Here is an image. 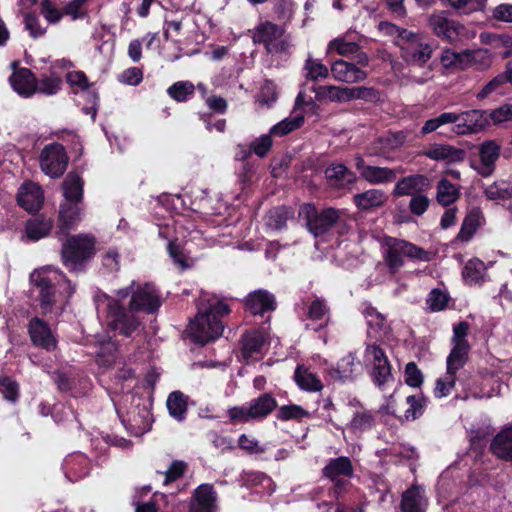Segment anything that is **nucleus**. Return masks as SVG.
<instances>
[{"mask_svg":"<svg viewBox=\"0 0 512 512\" xmlns=\"http://www.w3.org/2000/svg\"><path fill=\"white\" fill-rule=\"evenodd\" d=\"M277 100L276 87L272 82H265L257 96L256 103L260 107H270Z\"/></svg>","mask_w":512,"mask_h":512,"instance_id":"nucleus-62","label":"nucleus"},{"mask_svg":"<svg viewBox=\"0 0 512 512\" xmlns=\"http://www.w3.org/2000/svg\"><path fill=\"white\" fill-rule=\"evenodd\" d=\"M469 331L467 322H460L453 327V348L449 353L446 365L450 373H457L467 362L470 345L466 340Z\"/></svg>","mask_w":512,"mask_h":512,"instance_id":"nucleus-12","label":"nucleus"},{"mask_svg":"<svg viewBox=\"0 0 512 512\" xmlns=\"http://www.w3.org/2000/svg\"><path fill=\"white\" fill-rule=\"evenodd\" d=\"M67 473H71L72 480H76L88 474V460L82 455H75L65 461Z\"/></svg>","mask_w":512,"mask_h":512,"instance_id":"nucleus-52","label":"nucleus"},{"mask_svg":"<svg viewBox=\"0 0 512 512\" xmlns=\"http://www.w3.org/2000/svg\"><path fill=\"white\" fill-rule=\"evenodd\" d=\"M265 345V337L259 331H251L243 335L242 337V357L249 361V359L255 358L256 355L262 353Z\"/></svg>","mask_w":512,"mask_h":512,"instance_id":"nucleus-35","label":"nucleus"},{"mask_svg":"<svg viewBox=\"0 0 512 512\" xmlns=\"http://www.w3.org/2000/svg\"><path fill=\"white\" fill-rule=\"evenodd\" d=\"M454 112H443L435 118L425 121L421 128L423 135L432 133L444 125L453 124Z\"/></svg>","mask_w":512,"mask_h":512,"instance_id":"nucleus-58","label":"nucleus"},{"mask_svg":"<svg viewBox=\"0 0 512 512\" xmlns=\"http://www.w3.org/2000/svg\"><path fill=\"white\" fill-rule=\"evenodd\" d=\"M276 408V399L270 393H264L242 406L230 408L227 414L233 422L248 423L265 419Z\"/></svg>","mask_w":512,"mask_h":512,"instance_id":"nucleus-6","label":"nucleus"},{"mask_svg":"<svg viewBox=\"0 0 512 512\" xmlns=\"http://www.w3.org/2000/svg\"><path fill=\"white\" fill-rule=\"evenodd\" d=\"M436 199L443 206H448L460 197L459 187L452 184L446 178H442L437 184Z\"/></svg>","mask_w":512,"mask_h":512,"instance_id":"nucleus-43","label":"nucleus"},{"mask_svg":"<svg viewBox=\"0 0 512 512\" xmlns=\"http://www.w3.org/2000/svg\"><path fill=\"white\" fill-rule=\"evenodd\" d=\"M62 86V80L55 73L44 75L37 81V90L41 94L51 96L56 94Z\"/></svg>","mask_w":512,"mask_h":512,"instance_id":"nucleus-53","label":"nucleus"},{"mask_svg":"<svg viewBox=\"0 0 512 512\" xmlns=\"http://www.w3.org/2000/svg\"><path fill=\"white\" fill-rule=\"evenodd\" d=\"M169 414L178 421L185 419L187 412V397L180 391H173L167 399Z\"/></svg>","mask_w":512,"mask_h":512,"instance_id":"nucleus-44","label":"nucleus"},{"mask_svg":"<svg viewBox=\"0 0 512 512\" xmlns=\"http://www.w3.org/2000/svg\"><path fill=\"white\" fill-rule=\"evenodd\" d=\"M43 191L33 182H25L17 194L18 204L28 212L38 211L43 203Z\"/></svg>","mask_w":512,"mask_h":512,"instance_id":"nucleus-22","label":"nucleus"},{"mask_svg":"<svg viewBox=\"0 0 512 512\" xmlns=\"http://www.w3.org/2000/svg\"><path fill=\"white\" fill-rule=\"evenodd\" d=\"M383 263L391 276L397 274L404 266V258L428 262L432 253L415 244L394 237H385L382 244Z\"/></svg>","mask_w":512,"mask_h":512,"instance_id":"nucleus-2","label":"nucleus"},{"mask_svg":"<svg viewBox=\"0 0 512 512\" xmlns=\"http://www.w3.org/2000/svg\"><path fill=\"white\" fill-rule=\"evenodd\" d=\"M122 299L97 291L94 302L99 313H104L107 325L124 337H132L134 333L144 329V325L137 315V311L125 308Z\"/></svg>","mask_w":512,"mask_h":512,"instance_id":"nucleus-1","label":"nucleus"},{"mask_svg":"<svg viewBox=\"0 0 512 512\" xmlns=\"http://www.w3.org/2000/svg\"><path fill=\"white\" fill-rule=\"evenodd\" d=\"M294 380L298 387L308 392H319L323 389L320 378L304 365L297 366L294 372Z\"/></svg>","mask_w":512,"mask_h":512,"instance_id":"nucleus-34","label":"nucleus"},{"mask_svg":"<svg viewBox=\"0 0 512 512\" xmlns=\"http://www.w3.org/2000/svg\"><path fill=\"white\" fill-rule=\"evenodd\" d=\"M373 424L374 417L371 412L361 405H357L354 416L349 424L350 429L353 431H364L370 429Z\"/></svg>","mask_w":512,"mask_h":512,"instance_id":"nucleus-49","label":"nucleus"},{"mask_svg":"<svg viewBox=\"0 0 512 512\" xmlns=\"http://www.w3.org/2000/svg\"><path fill=\"white\" fill-rule=\"evenodd\" d=\"M364 363L370 368V375L375 385L384 389L394 382L391 365L385 352L376 345H367L364 352Z\"/></svg>","mask_w":512,"mask_h":512,"instance_id":"nucleus-9","label":"nucleus"},{"mask_svg":"<svg viewBox=\"0 0 512 512\" xmlns=\"http://www.w3.org/2000/svg\"><path fill=\"white\" fill-rule=\"evenodd\" d=\"M500 150L501 146L494 140L485 141L479 146L480 164L476 169L482 176H489L493 172Z\"/></svg>","mask_w":512,"mask_h":512,"instance_id":"nucleus-26","label":"nucleus"},{"mask_svg":"<svg viewBox=\"0 0 512 512\" xmlns=\"http://www.w3.org/2000/svg\"><path fill=\"white\" fill-rule=\"evenodd\" d=\"M189 512H217V493L210 484H202L193 493Z\"/></svg>","mask_w":512,"mask_h":512,"instance_id":"nucleus-20","label":"nucleus"},{"mask_svg":"<svg viewBox=\"0 0 512 512\" xmlns=\"http://www.w3.org/2000/svg\"><path fill=\"white\" fill-rule=\"evenodd\" d=\"M466 70L484 71L492 64L491 53L487 49L466 50Z\"/></svg>","mask_w":512,"mask_h":512,"instance_id":"nucleus-41","label":"nucleus"},{"mask_svg":"<svg viewBox=\"0 0 512 512\" xmlns=\"http://www.w3.org/2000/svg\"><path fill=\"white\" fill-rule=\"evenodd\" d=\"M487 266L478 259H470L464 266L462 275L464 280L470 285H482L487 280Z\"/></svg>","mask_w":512,"mask_h":512,"instance_id":"nucleus-38","label":"nucleus"},{"mask_svg":"<svg viewBox=\"0 0 512 512\" xmlns=\"http://www.w3.org/2000/svg\"><path fill=\"white\" fill-rule=\"evenodd\" d=\"M465 58L466 50L462 52H455L451 49H446L441 54L440 62L445 68L466 70Z\"/></svg>","mask_w":512,"mask_h":512,"instance_id":"nucleus-50","label":"nucleus"},{"mask_svg":"<svg viewBox=\"0 0 512 512\" xmlns=\"http://www.w3.org/2000/svg\"><path fill=\"white\" fill-rule=\"evenodd\" d=\"M448 4L454 10L469 14L483 9L485 0H448Z\"/></svg>","mask_w":512,"mask_h":512,"instance_id":"nucleus-61","label":"nucleus"},{"mask_svg":"<svg viewBox=\"0 0 512 512\" xmlns=\"http://www.w3.org/2000/svg\"><path fill=\"white\" fill-rule=\"evenodd\" d=\"M68 157L58 143L46 145L40 154L41 170L52 178L60 177L66 170Z\"/></svg>","mask_w":512,"mask_h":512,"instance_id":"nucleus-16","label":"nucleus"},{"mask_svg":"<svg viewBox=\"0 0 512 512\" xmlns=\"http://www.w3.org/2000/svg\"><path fill=\"white\" fill-rule=\"evenodd\" d=\"M303 70L305 79L311 81L326 79L330 71L328 67L321 62V60L314 59L310 56L305 60Z\"/></svg>","mask_w":512,"mask_h":512,"instance_id":"nucleus-45","label":"nucleus"},{"mask_svg":"<svg viewBox=\"0 0 512 512\" xmlns=\"http://www.w3.org/2000/svg\"><path fill=\"white\" fill-rule=\"evenodd\" d=\"M359 64L348 62L346 60H336L330 66V72L334 80L355 84L362 82L367 78V72Z\"/></svg>","mask_w":512,"mask_h":512,"instance_id":"nucleus-19","label":"nucleus"},{"mask_svg":"<svg viewBox=\"0 0 512 512\" xmlns=\"http://www.w3.org/2000/svg\"><path fill=\"white\" fill-rule=\"evenodd\" d=\"M306 328L319 331L328 326L331 318L330 307L327 301L320 297H315L310 303L306 304Z\"/></svg>","mask_w":512,"mask_h":512,"instance_id":"nucleus-18","label":"nucleus"},{"mask_svg":"<svg viewBox=\"0 0 512 512\" xmlns=\"http://www.w3.org/2000/svg\"><path fill=\"white\" fill-rule=\"evenodd\" d=\"M327 52H336L344 57L356 55L357 64L363 67L369 64L368 55L364 52H360V46L354 41L347 40L346 37H337L331 40L328 44Z\"/></svg>","mask_w":512,"mask_h":512,"instance_id":"nucleus-24","label":"nucleus"},{"mask_svg":"<svg viewBox=\"0 0 512 512\" xmlns=\"http://www.w3.org/2000/svg\"><path fill=\"white\" fill-rule=\"evenodd\" d=\"M427 501L424 491L419 487H412L402 496L401 508L404 512H424Z\"/></svg>","mask_w":512,"mask_h":512,"instance_id":"nucleus-37","label":"nucleus"},{"mask_svg":"<svg viewBox=\"0 0 512 512\" xmlns=\"http://www.w3.org/2000/svg\"><path fill=\"white\" fill-rule=\"evenodd\" d=\"M456 373L446 372L444 377L437 379L434 394L437 398L446 397L455 386Z\"/></svg>","mask_w":512,"mask_h":512,"instance_id":"nucleus-63","label":"nucleus"},{"mask_svg":"<svg viewBox=\"0 0 512 512\" xmlns=\"http://www.w3.org/2000/svg\"><path fill=\"white\" fill-rule=\"evenodd\" d=\"M407 140V133L404 131L388 132L380 137L368 149L369 156H382L388 151L401 147Z\"/></svg>","mask_w":512,"mask_h":512,"instance_id":"nucleus-23","label":"nucleus"},{"mask_svg":"<svg viewBox=\"0 0 512 512\" xmlns=\"http://www.w3.org/2000/svg\"><path fill=\"white\" fill-rule=\"evenodd\" d=\"M490 451L497 458L512 462V426L502 428L493 438Z\"/></svg>","mask_w":512,"mask_h":512,"instance_id":"nucleus-27","label":"nucleus"},{"mask_svg":"<svg viewBox=\"0 0 512 512\" xmlns=\"http://www.w3.org/2000/svg\"><path fill=\"white\" fill-rule=\"evenodd\" d=\"M63 190L66 202L78 203L83 194L82 179L75 173H69L63 182Z\"/></svg>","mask_w":512,"mask_h":512,"instance_id":"nucleus-42","label":"nucleus"},{"mask_svg":"<svg viewBox=\"0 0 512 512\" xmlns=\"http://www.w3.org/2000/svg\"><path fill=\"white\" fill-rule=\"evenodd\" d=\"M287 215L282 208L271 210L266 217V225L273 230H281L286 225Z\"/></svg>","mask_w":512,"mask_h":512,"instance_id":"nucleus-64","label":"nucleus"},{"mask_svg":"<svg viewBox=\"0 0 512 512\" xmlns=\"http://www.w3.org/2000/svg\"><path fill=\"white\" fill-rule=\"evenodd\" d=\"M366 170L367 172L362 177V179L372 185L391 183L397 178L398 172H402V170L374 165H370Z\"/></svg>","mask_w":512,"mask_h":512,"instance_id":"nucleus-39","label":"nucleus"},{"mask_svg":"<svg viewBox=\"0 0 512 512\" xmlns=\"http://www.w3.org/2000/svg\"><path fill=\"white\" fill-rule=\"evenodd\" d=\"M40 14L51 25L58 24L65 13V7L60 8L54 0H41L40 1Z\"/></svg>","mask_w":512,"mask_h":512,"instance_id":"nucleus-48","label":"nucleus"},{"mask_svg":"<svg viewBox=\"0 0 512 512\" xmlns=\"http://www.w3.org/2000/svg\"><path fill=\"white\" fill-rule=\"evenodd\" d=\"M199 309L204 313H209L211 318L215 316L216 319L230 313L229 305L216 297L203 296Z\"/></svg>","mask_w":512,"mask_h":512,"instance_id":"nucleus-46","label":"nucleus"},{"mask_svg":"<svg viewBox=\"0 0 512 512\" xmlns=\"http://www.w3.org/2000/svg\"><path fill=\"white\" fill-rule=\"evenodd\" d=\"M387 200L388 196L383 190L374 188L353 196L355 206L362 211L382 207Z\"/></svg>","mask_w":512,"mask_h":512,"instance_id":"nucleus-30","label":"nucleus"},{"mask_svg":"<svg viewBox=\"0 0 512 512\" xmlns=\"http://www.w3.org/2000/svg\"><path fill=\"white\" fill-rule=\"evenodd\" d=\"M195 87L190 81L175 82L167 89L168 95L177 102H184L189 97L193 96Z\"/></svg>","mask_w":512,"mask_h":512,"instance_id":"nucleus-51","label":"nucleus"},{"mask_svg":"<svg viewBox=\"0 0 512 512\" xmlns=\"http://www.w3.org/2000/svg\"><path fill=\"white\" fill-rule=\"evenodd\" d=\"M452 132L456 135H470L481 131L486 124L484 114L480 110L454 112Z\"/></svg>","mask_w":512,"mask_h":512,"instance_id":"nucleus-17","label":"nucleus"},{"mask_svg":"<svg viewBox=\"0 0 512 512\" xmlns=\"http://www.w3.org/2000/svg\"><path fill=\"white\" fill-rule=\"evenodd\" d=\"M116 296L124 300L131 296L129 307L137 312L143 311L148 314L156 312L161 304V297L154 285L145 283L137 284L132 281L130 286L116 291Z\"/></svg>","mask_w":512,"mask_h":512,"instance_id":"nucleus-4","label":"nucleus"},{"mask_svg":"<svg viewBox=\"0 0 512 512\" xmlns=\"http://www.w3.org/2000/svg\"><path fill=\"white\" fill-rule=\"evenodd\" d=\"M429 184L424 175H410L399 180L393 189L394 196L415 195L423 191Z\"/></svg>","mask_w":512,"mask_h":512,"instance_id":"nucleus-31","label":"nucleus"},{"mask_svg":"<svg viewBox=\"0 0 512 512\" xmlns=\"http://www.w3.org/2000/svg\"><path fill=\"white\" fill-rule=\"evenodd\" d=\"M489 200L508 199L512 195V189L505 182H495L485 188L484 191Z\"/></svg>","mask_w":512,"mask_h":512,"instance_id":"nucleus-60","label":"nucleus"},{"mask_svg":"<svg viewBox=\"0 0 512 512\" xmlns=\"http://www.w3.org/2000/svg\"><path fill=\"white\" fill-rule=\"evenodd\" d=\"M396 41L402 59L411 65L423 67L432 57L433 48L424 35L413 31H404Z\"/></svg>","mask_w":512,"mask_h":512,"instance_id":"nucleus-5","label":"nucleus"},{"mask_svg":"<svg viewBox=\"0 0 512 512\" xmlns=\"http://www.w3.org/2000/svg\"><path fill=\"white\" fill-rule=\"evenodd\" d=\"M325 175L329 181L337 186H342L344 183L352 184L357 180L356 174L341 163L330 165L326 169Z\"/></svg>","mask_w":512,"mask_h":512,"instance_id":"nucleus-40","label":"nucleus"},{"mask_svg":"<svg viewBox=\"0 0 512 512\" xmlns=\"http://www.w3.org/2000/svg\"><path fill=\"white\" fill-rule=\"evenodd\" d=\"M23 22L25 29L34 39L42 37L47 32V27L41 23L39 16L33 12L25 13Z\"/></svg>","mask_w":512,"mask_h":512,"instance_id":"nucleus-56","label":"nucleus"},{"mask_svg":"<svg viewBox=\"0 0 512 512\" xmlns=\"http://www.w3.org/2000/svg\"><path fill=\"white\" fill-rule=\"evenodd\" d=\"M423 155L434 161L456 163L464 160L465 151L449 144H436L424 151Z\"/></svg>","mask_w":512,"mask_h":512,"instance_id":"nucleus-29","label":"nucleus"},{"mask_svg":"<svg viewBox=\"0 0 512 512\" xmlns=\"http://www.w3.org/2000/svg\"><path fill=\"white\" fill-rule=\"evenodd\" d=\"M223 324L219 319L210 317L209 313H204L199 309L195 319L190 323L189 332L192 339L199 344H206L221 336Z\"/></svg>","mask_w":512,"mask_h":512,"instance_id":"nucleus-13","label":"nucleus"},{"mask_svg":"<svg viewBox=\"0 0 512 512\" xmlns=\"http://www.w3.org/2000/svg\"><path fill=\"white\" fill-rule=\"evenodd\" d=\"M29 334L32 342L46 350H52L56 346V340L48 325L39 318H33L29 323Z\"/></svg>","mask_w":512,"mask_h":512,"instance_id":"nucleus-28","label":"nucleus"},{"mask_svg":"<svg viewBox=\"0 0 512 512\" xmlns=\"http://www.w3.org/2000/svg\"><path fill=\"white\" fill-rule=\"evenodd\" d=\"M299 216L305 221L309 231L317 237L333 227L339 219L340 212L334 208L318 211L312 204H304L300 208Z\"/></svg>","mask_w":512,"mask_h":512,"instance_id":"nucleus-11","label":"nucleus"},{"mask_svg":"<svg viewBox=\"0 0 512 512\" xmlns=\"http://www.w3.org/2000/svg\"><path fill=\"white\" fill-rule=\"evenodd\" d=\"M37 287L40 288L39 303L43 313H48L54 305V287H63L67 297L72 296L75 287L67 280L65 275L57 269L47 268L35 277L32 275Z\"/></svg>","mask_w":512,"mask_h":512,"instance_id":"nucleus-3","label":"nucleus"},{"mask_svg":"<svg viewBox=\"0 0 512 512\" xmlns=\"http://www.w3.org/2000/svg\"><path fill=\"white\" fill-rule=\"evenodd\" d=\"M245 308L253 315H263L276 309V300L272 293L264 289L255 290L244 300Z\"/></svg>","mask_w":512,"mask_h":512,"instance_id":"nucleus-21","label":"nucleus"},{"mask_svg":"<svg viewBox=\"0 0 512 512\" xmlns=\"http://www.w3.org/2000/svg\"><path fill=\"white\" fill-rule=\"evenodd\" d=\"M427 25L439 38L450 42L464 36L466 28L456 20L449 19L445 11H436L427 18Z\"/></svg>","mask_w":512,"mask_h":512,"instance_id":"nucleus-15","label":"nucleus"},{"mask_svg":"<svg viewBox=\"0 0 512 512\" xmlns=\"http://www.w3.org/2000/svg\"><path fill=\"white\" fill-rule=\"evenodd\" d=\"M168 253L174 263L182 270L189 269L194 265V259L187 256L183 248L174 242L168 244Z\"/></svg>","mask_w":512,"mask_h":512,"instance_id":"nucleus-57","label":"nucleus"},{"mask_svg":"<svg viewBox=\"0 0 512 512\" xmlns=\"http://www.w3.org/2000/svg\"><path fill=\"white\" fill-rule=\"evenodd\" d=\"M306 416H308V412L296 404L281 406L276 414V417L281 421L299 420Z\"/></svg>","mask_w":512,"mask_h":512,"instance_id":"nucleus-59","label":"nucleus"},{"mask_svg":"<svg viewBox=\"0 0 512 512\" xmlns=\"http://www.w3.org/2000/svg\"><path fill=\"white\" fill-rule=\"evenodd\" d=\"M255 44H263L266 51L271 54L282 53L288 50L290 44L284 37V29L270 21H262L251 31Z\"/></svg>","mask_w":512,"mask_h":512,"instance_id":"nucleus-8","label":"nucleus"},{"mask_svg":"<svg viewBox=\"0 0 512 512\" xmlns=\"http://www.w3.org/2000/svg\"><path fill=\"white\" fill-rule=\"evenodd\" d=\"M52 228L50 219L36 218L27 222L25 232L28 239L37 241L47 236Z\"/></svg>","mask_w":512,"mask_h":512,"instance_id":"nucleus-47","label":"nucleus"},{"mask_svg":"<svg viewBox=\"0 0 512 512\" xmlns=\"http://www.w3.org/2000/svg\"><path fill=\"white\" fill-rule=\"evenodd\" d=\"M94 253V239L88 235H77L69 238L62 247L63 264L76 270Z\"/></svg>","mask_w":512,"mask_h":512,"instance_id":"nucleus-10","label":"nucleus"},{"mask_svg":"<svg viewBox=\"0 0 512 512\" xmlns=\"http://www.w3.org/2000/svg\"><path fill=\"white\" fill-rule=\"evenodd\" d=\"M81 208L78 203L65 202L61 205L59 211V230L62 234H67L80 221Z\"/></svg>","mask_w":512,"mask_h":512,"instance_id":"nucleus-33","label":"nucleus"},{"mask_svg":"<svg viewBox=\"0 0 512 512\" xmlns=\"http://www.w3.org/2000/svg\"><path fill=\"white\" fill-rule=\"evenodd\" d=\"M356 355L349 353L342 357L336 368H332L328 373L333 380L340 382L351 381L356 375Z\"/></svg>","mask_w":512,"mask_h":512,"instance_id":"nucleus-32","label":"nucleus"},{"mask_svg":"<svg viewBox=\"0 0 512 512\" xmlns=\"http://www.w3.org/2000/svg\"><path fill=\"white\" fill-rule=\"evenodd\" d=\"M117 344L108 340L100 345L97 353V363L103 367H110L116 360Z\"/></svg>","mask_w":512,"mask_h":512,"instance_id":"nucleus-54","label":"nucleus"},{"mask_svg":"<svg viewBox=\"0 0 512 512\" xmlns=\"http://www.w3.org/2000/svg\"><path fill=\"white\" fill-rule=\"evenodd\" d=\"M483 220L482 211L479 208H473L464 218L456 240L460 242H468L471 240Z\"/></svg>","mask_w":512,"mask_h":512,"instance_id":"nucleus-36","label":"nucleus"},{"mask_svg":"<svg viewBox=\"0 0 512 512\" xmlns=\"http://www.w3.org/2000/svg\"><path fill=\"white\" fill-rule=\"evenodd\" d=\"M304 121L303 116L288 117L274 125L270 129V134L275 136H284L297 128H299Z\"/></svg>","mask_w":512,"mask_h":512,"instance_id":"nucleus-55","label":"nucleus"},{"mask_svg":"<svg viewBox=\"0 0 512 512\" xmlns=\"http://www.w3.org/2000/svg\"><path fill=\"white\" fill-rule=\"evenodd\" d=\"M313 92L318 102L343 103L354 99L367 100L375 96V90L367 87L321 85L313 87Z\"/></svg>","mask_w":512,"mask_h":512,"instance_id":"nucleus-7","label":"nucleus"},{"mask_svg":"<svg viewBox=\"0 0 512 512\" xmlns=\"http://www.w3.org/2000/svg\"><path fill=\"white\" fill-rule=\"evenodd\" d=\"M9 80L13 90L22 97L29 98L36 93L37 79L27 68L16 70Z\"/></svg>","mask_w":512,"mask_h":512,"instance_id":"nucleus-25","label":"nucleus"},{"mask_svg":"<svg viewBox=\"0 0 512 512\" xmlns=\"http://www.w3.org/2000/svg\"><path fill=\"white\" fill-rule=\"evenodd\" d=\"M353 466L348 457L341 456L331 459L328 464L323 468V475L330 479L333 486V494L338 498L349 485V480L353 475Z\"/></svg>","mask_w":512,"mask_h":512,"instance_id":"nucleus-14","label":"nucleus"}]
</instances>
